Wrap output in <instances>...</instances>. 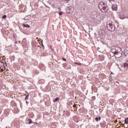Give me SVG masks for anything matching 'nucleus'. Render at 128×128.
<instances>
[{
    "label": "nucleus",
    "instance_id": "obj_1",
    "mask_svg": "<svg viewBox=\"0 0 128 128\" xmlns=\"http://www.w3.org/2000/svg\"><path fill=\"white\" fill-rule=\"evenodd\" d=\"M98 8L100 10H108V7L106 4L104 2H101L98 4Z\"/></svg>",
    "mask_w": 128,
    "mask_h": 128
},
{
    "label": "nucleus",
    "instance_id": "obj_2",
    "mask_svg": "<svg viewBox=\"0 0 128 128\" xmlns=\"http://www.w3.org/2000/svg\"><path fill=\"white\" fill-rule=\"evenodd\" d=\"M107 28L108 30H110V32H114L116 30V26H114V22H112V23L108 24Z\"/></svg>",
    "mask_w": 128,
    "mask_h": 128
},
{
    "label": "nucleus",
    "instance_id": "obj_3",
    "mask_svg": "<svg viewBox=\"0 0 128 128\" xmlns=\"http://www.w3.org/2000/svg\"><path fill=\"white\" fill-rule=\"evenodd\" d=\"M128 68V64L127 63H124V64H122V65L120 66V70L122 72H126V70H127Z\"/></svg>",
    "mask_w": 128,
    "mask_h": 128
},
{
    "label": "nucleus",
    "instance_id": "obj_4",
    "mask_svg": "<svg viewBox=\"0 0 128 128\" xmlns=\"http://www.w3.org/2000/svg\"><path fill=\"white\" fill-rule=\"evenodd\" d=\"M112 10H118V5H116V4H112Z\"/></svg>",
    "mask_w": 128,
    "mask_h": 128
},
{
    "label": "nucleus",
    "instance_id": "obj_5",
    "mask_svg": "<svg viewBox=\"0 0 128 128\" xmlns=\"http://www.w3.org/2000/svg\"><path fill=\"white\" fill-rule=\"evenodd\" d=\"M112 52L114 54H116L117 56L120 54V52H118L116 49H112Z\"/></svg>",
    "mask_w": 128,
    "mask_h": 128
},
{
    "label": "nucleus",
    "instance_id": "obj_6",
    "mask_svg": "<svg viewBox=\"0 0 128 128\" xmlns=\"http://www.w3.org/2000/svg\"><path fill=\"white\" fill-rule=\"evenodd\" d=\"M24 20H32V16H30V15H28L24 18Z\"/></svg>",
    "mask_w": 128,
    "mask_h": 128
},
{
    "label": "nucleus",
    "instance_id": "obj_7",
    "mask_svg": "<svg viewBox=\"0 0 128 128\" xmlns=\"http://www.w3.org/2000/svg\"><path fill=\"white\" fill-rule=\"evenodd\" d=\"M23 26L24 28H30V26L28 25V24H23Z\"/></svg>",
    "mask_w": 128,
    "mask_h": 128
},
{
    "label": "nucleus",
    "instance_id": "obj_8",
    "mask_svg": "<svg viewBox=\"0 0 128 128\" xmlns=\"http://www.w3.org/2000/svg\"><path fill=\"white\" fill-rule=\"evenodd\" d=\"M60 100V98H56L53 100L54 102H58Z\"/></svg>",
    "mask_w": 128,
    "mask_h": 128
},
{
    "label": "nucleus",
    "instance_id": "obj_9",
    "mask_svg": "<svg viewBox=\"0 0 128 128\" xmlns=\"http://www.w3.org/2000/svg\"><path fill=\"white\" fill-rule=\"evenodd\" d=\"M28 124H32V122H33L32 121V120L30 118H28Z\"/></svg>",
    "mask_w": 128,
    "mask_h": 128
},
{
    "label": "nucleus",
    "instance_id": "obj_10",
    "mask_svg": "<svg viewBox=\"0 0 128 128\" xmlns=\"http://www.w3.org/2000/svg\"><path fill=\"white\" fill-rule=\"evenodd\" d=\"M124 123L126 124H128V118H126L124 119Z\"/></svg>",
    "mask_w": 128,
    "mask_h": 128
},
{
    "label": "nucleus",
    "instance_id": "obj_11",
    "mask_svg": "<svg viewBox=\"0 0 128 128\" xmlns=\"http://www.w3.org/2000/svg\"><path fill=\"white\" fill-rule=\"evenodd\" d=\"M28 96H30V95H28V94L26 96L25 100H28Z\"/></svg>",
    "mask_w": 128,
    "mask_h": 128
},
{
    "label": "nucleus",
    "instance_id": "obj_12",
    "mask_svg": "<svg viewBox=\"0 0 128 128\" xmlns=\"http://www.w3.org/2000/svg\"><path fill=\"white\" fill-rule=\"evenodd\" d=\"M64 2H66V4H68V2H70V0H62Z\"/></svg>",
    "mask_w": 128,
    "mask_h": 128
},
{
    "label": "nucleus",
    "instance_id": "obj_13",
    "mask_svg": "<svg viewBox=\"0 0 128 128\" xmlns=\"http://www.w3.org/2000/svg\"><path fill=\"white\" fill-rule=\"evenodd\" d=\"M3 19L6 18V15H4L2 17Z\"/></svg>",
    "mask_w": 128,
    "mask_h": 128
},
{
    "label": "nucleus",
    "instance_id": "obj_14",
    "mask_svg": "<svg viewBox=\"0 0 128 128\" xmlns=\"http://www.w3.org/2000/svg\"><path fill=\"white\" fill-rule=\"evenodd\" d=\"M95 120H96V122H98V117H96L95 118Z\"/></svg>",
    "mask_w": 128,
    "mask_h": 128
},
{
    "label": "nucleus",
    "instance_id": "obj_15",
    "mask_svg": "<svg viewBox=\"0 0 128 128\" xmlns=\"http://www.w3.org/2000/svg\"><path fill=\"white\" fill-rule=\"evenodd\" d=\"M59 14H60V16H62V12H59Z\"/></svg>",
    "mask_w": 128,
    "mask_h": 128
},
{
    "label": "nucleus",
    "instance_id": "obj_16",
    "mask_svg": "<svg viewBox=\"0 0 128 128\" xmlns=\"http://www.w3.org/2000/svg\"><path fill=\"white\" fill-rule=\"evenodd\" d=\"M74 64H78L79 66H80V64H80V63L74 62Z\"/></svg>",
    "mask_w": 128,
    "mask_h": 128
},
{
    "label": "nucleus",
    "instance_id": "obj_17",
    "mask_svg": "<svg viewBox=\"0 0 128 128\" xmlns=\"http://www.w3.org/2000/svg\"><path fill=\"white\" fill-rule=\"evenodd\" d=\"M62 60H64L65 62L66 61V58H63Z\"/></svg>",
    "mask_w": 128,
    "mask_h": 128
},
{
    "label": "nucleus",
    "instance_id": "obj_18",
    "mask_svg": "<svg viewBox=\"0 0 128 128\" xmlns=\"http://www.w3.org/2000/svg\"><path fill=\"white\" fill-rule=\"evenodd\" d=\"M41 46H43V48H44V44L42 42Z\"/></svg>",
    "mask_w": 128,
    "mask_h": 128
},
{
    "label": "nucleus",
    "instance_id": "obj_19",
    "mask_svg": "<svg viewBox=\"0 0 128 128\" xmlns=\"http://www.w3.org/2000/svg\"><path fill=\"white\" fill-rule=\"evenodd\" d=\"M0 62H1L2 64H4V62H2V60L0 61Z\"/></svg>",
    "mask_w": 128,
    "mask_h": 128
},
{
    "label": "nucleus",
    "instance_id": "obj_20",
    "mask_svg": "<svg viewBox=\"0 0 128 128\" xmlns=\"http://www.w3.org/2000/svg\"><path fill=\"white\" fill-rule=\"evenodd\" d=\"M98 118L99 119V120H100V116H99Z\"/></svg>",
    "mask_w": 128,
    "mask_h": 128
},
{
    "label": "nucleus",
    "instance_id": "obj_21",
    "mask_svg": "<svg viewBox=\"0 0 128 128\" xmlns=\"http://www.w3.org/2000/svg\"><path fill=\"white\" fill-rule=\"evenodd\" d=\"M84 12V10H86V9L84 8H82Z\"/></svg>",
    "mask_w": 128,
    "mask_h": 128
},
{
    "label": "nucleus",
    "instance_id": "obj_22",
    "mask_svg": "<svg viewBox=\"0 0 128 128\" xmlns=\"http://www.w3.org/2000/svg\"><path fill=\"white\" fill-rule=\"evenodd\" d=\"M18 42H20V40L18 41Z\"/></svg>",
    "mask_w": 128,
    "mask_h": 128
},
{
    "label": "nucleus",
    "instance_id": "obj_23",
    "mask_svg": "<svg viewBox=\"0 0 128 128\" xmlns=\"http://www.w3.org/2000/svg\"><path fill=\"white\" fill-rule=\"evenodd\" d=\"M26 104H28V101L26 102Z\"/></svg>",
    "mask_w": 128,
    "mask_h": 128
},
{
    "label": "nucleus",
    "instance_id": "obj_24",
    "mask_svg": "<svg viewBox=\"0 0 128 128\" xmlns=\"http://www.w3.org/2000/svg\"><path fill=\"white\" fill-rule=\"evenodd\" d=\"M112 0V2H114V0Z\"/></svg>",
    "mask_w": 128,
    "mask_h": 128
},
{
    "label": "nucleus",
    "instance_id": "obj_25",
    "mask_svg": "<svg viewBox=\"0 0 128 128\" xmlns=\"http://www.w3.org/2000/svg\"><path fill=\"white\" fill-rule=\"evenodd\" d=\"M116 58H120V57H118V56H117Z\"/></svg>",
    "mask_w": 128,
    "mask_h": 128
},
{
    "label": "nucleus",
    "instance_id": "obj_26",
    "mask_svg": "<svg viewBox=\"0 0 128 128\" xmlns=\"http://www.w3.org/2000/svg\"><path fill=\"white\" fill-rule=\"evenodd\" d=\"M39 82H40V80Z\"/></svg>",
    "mask_w": 128,
    "mask_h": 128
},
{
    "label": "nucleus",
    "instance_id": "obj_27",
    "mask_svg": "<svg viewBox=\"0 0 128 128\" xmlns=\"http://www.w3.org/2000/svg\"><path fill=\"white\" fill-rule=\"evenodd\" d=\"M124 126V125L122 124V126Z\"/></svg>",
    "mask_w": 128,
    "mask_h": 128
},
{
    "label": "nucleus",
    "instance_id": "obj_28",
    "mask_svg": "<svg viewBox=\"0 0 128 128\" xmlns=\"http://www.w3.org/2000/svg\"><path fill=\"white\" fill-rule=\"evenodd\" d=\"M1 61V60H0V62Z\"/></svg>",
    "mask_w": 128,
    "mask_h": 128
},
{
    "label": "nucleus",
    "instance_id": "obj_29",
    "mask_svg": "<svg viewBox=\"0 0 128 128\" xmlns=\"http://www.w3.org/2000/svg\"><path fill=\"white\" fill-rule=\"evenodd\" d=\"M104 12H106V11H104Z\"/></svg>",
    "mask_w": 128,
    "mask_h": 128
}]
</instances>
